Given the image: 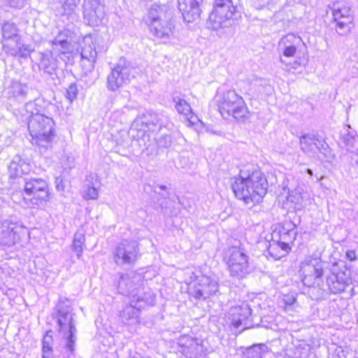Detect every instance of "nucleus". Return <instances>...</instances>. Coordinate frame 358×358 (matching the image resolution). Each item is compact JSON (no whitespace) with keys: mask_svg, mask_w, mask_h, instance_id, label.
Here are the masks:
<instances>
[{"mask_svg":"<svg viewBox=\"0 0 358 358\" xmlns=\"http://www.w3.org/2000/svg\"><path fill=\"white\" fill-rule=\"evenodd\" d=\"M142 282L143 277L140 273L136 272L120 273L117 287L121 294L132 298L133 294L141 288Z\"/></svg>","mask_w":358,"mask_h":358,"instance_id":"14","label":"nucleus"},{"mask_svg":"<svg viewBox=\"0 0 358 358\" xmlns=\"http://www.w3.org/2000/svg\"><path fill=\"white\" fill-rule=\"evenodd\" d=\"M161 190H166V186L164 185H159L157 186Z\"/></svg>","mask_w":358,"mask_h":358,"instance_id":"57","label":"nucleus"},{"mask_svg":"<svg viewBox=\"0 0 358 358\" xmlns=\"http://www.w3.org/2000/svg\"><path fill=\"white\" fill-rule=\"evenodd\" d=\"M54 121L50 115H38L30 116L28 121V129L30 135L53 131Z\"/></svg>","mask_w":358,"mask_h":358,"instance_id":"18","label":"nucleus"},{"mask_svg":"<svg viewBox=\"0 0 358 358\" xmlns=\"http://www.w3.org/2000/svg\"><path fill=\"white\" fill-rule=\"evenodd\" d=\"M346 257L347 258L350 260L353 261L356 259V252L354 250H349L346 252Z\"/></svg>","mask_w":358,"mask_h":358,"instance_id":"53","label":"nucleus"},{"mask_svg":"<svg viewBox=\"0 0 358 358\" xmlns=\"http://www.w3.org/2000/svg\"><path fill=\"white\" fill-rule=\"evenodd\" d=\"M203 0H178V9L185 21L192 22L199 18Z\"/></svg>","mask_w":358,"mask_h":358,"instance_id":"17","label":"nucleus"},{"mask_svg":"<svg viewBox=\"0 0 358 358\" xmlns=\"http://www.w3.org/2000/svg\"><path fill=\"white\" fill-rule=\"evenodd\" d=\"M172 18L173 10L168 4L155 2L147 8L143 21L154 36L164 38L172 34Z\"/></svg>","mask_w":358,"mask_h":358,"instance_id":"3","label":"nucleus"},{"mask_svg":"<svg viewBox=\"0 0 358 358\" xmlns=\"http://www.w3.org/2000/svg\"><path fill=\"white\" fill-rule=\"evenodd\" d=\"M333 23L336 33L341 36L348 35L353 27V15L348 6L334 4L332 8Z\"/></svg>","mask_w":358,"mask_h":358,"instance_id":"12","label":"nucleus"},{"mask_svg":"<svg viewBox=\"0 0 358 358\" xmlns=\"http://www.w3.org/2000/svg\"><path fill=\"white\" fill-rule=\"evenodd\" d=\"M224 259L232 277L242 279L252 271L247 251L240 246L229 248L225 252Z\"/></svg>","mask_w":358,"mask_h":358,"instance_id":"6","label":"nucleus"},{"mask_svg":"<svg viewBox=\"0 0 358 358\" xmlns=\"http://www.w3.org/2000/svg\"><path fill=\"white\" fill-rule=\"evenodd\" d=\"M180 351L188 358L196 357L202 351V346L197 338L184 335L179 338Z\"/></svg>","mask_w":358,"mask_h":358,"instance_id":"21","label":"nucleus"},{"mask_svg":"<svg viewBox=\"0 0 358 358\" xmlns=\"http://www.w3.org/2000/svg\"><path fill=\"white\" fill-rule=\"evenodd\" d=\"M252 310L248 303L243 302L241 305L230 308L229 315L232 325L236 328L247 329L248 319L251 315Z\"/></svg>","mask_w":358,"mask_h":358,"instance_id":"19","label":"nucleus"},{"mask_svg":"<svg viewBox=\"0 0 358 358\" xmlns=\"http://www.w3.org/2000/svg\"><path fill=\"white\" fill-rule=\"evenodd\" d=\"M113 260L119 266H131L141 256L138 244L134 241L123 240L115 248Z\"/></svg>","mask_w":358,"mask_h":358,"instance_id":"10","label":"nucleus"},{"mask_svg":"<svg viewBox=\"0 0 358 358\" xmlns=\"http://www.w3.org/2000/svg\"><path fill=\"white\" fill-rule=\"evenodd\" d=\"M55 107L50 103L45 101L43 99H36L33 101H29L25 105V110L30 116H36L38 115H50V110Z\"/></svg>","mask_w":358,"mask_h":358,"instance_id":"26","label":"nucleus"},{"mask_svg":"<svg viewBox=\"0 0 358 358\" xmlns=\"http://www.w3.org/2000/svg\"><path fill=\"white\" fill-rule=\"evenodd\" d=\"M300 271L303 276L302 281L304 285L307 287L319 286L324 273L322 261L319 258L306 257L301 263Z\"/></svg>","mask_w":358,"mask_h":358,"instance_id":"11","label":"nucleus"},{"mask_svg":"<svg viewBox=\"0 0 358 358\" xmlns=\"http://www.w3.org/2000/svg\"><path fill=\"white\" fill-rule=\"evenodd\" d=\"M138 298V305L141 306V310L144 308L145 306H154L156 300V295L150 289L146 292H143V294L141 293V289L136 292L135 294H133V297L131 298V300H136Z\"/></svg>","mask_w":358,"mask_h":358,"instance_id":"35","label":"nucleus"},{"mask_svg":"<svg viewBox=\"0 0 358 358\" xmlns=\"http://www.w3.org/2000/svg\"><path fill=\"white\" fill-rule=\"evenodd\" d=\"M78 93V87L76 83H73L69 85L66 89V97L69 100L70 102H73L77 99Z\"/></svg>","mask_w":358,"mask_h":358,"instance_id":"47","label":"nucleus"},{"mask_svg":"<svg viewBox=\"0 0 358 358\" xmlns=\"http://www.w3.org/2000/svg\"><path fill=\"white\" fill-rule=\"evenodd\" d=\"M313 347L310 344L307 343L304 341H299L296 345L295 355H298L299 358H309Z\"/></svg>","mask_w":358,"mask_h":358,"instance_id":"42","label":"nucleus"},{"mask_svg":"<svg viewBox=\"0 0 358 358\" xmlns=\"http://www.w3.org/2000/svg\"><path fill=\"white\" fill-rule=\"evenodd\" d=\"M42 358H53L52 355H42Z\"/></svg>","mask_w":358,"mask_h":358,"instance_id":"56","label":"nucleus"},{"mask_svg":"<svg viewBox=\"0 0 358 358\" xmlns=\"http://www.w3.org/2000/svg\"><path fill=\"white\" fill-rule=\"evenodd\" d=\"M188 284L189 296L197 300H206L218 292V282L214 278L201 275L196 276L192 273Z\"/></svg>","mask_w":358,"mask_h":358,"instance_id":"8","label":"nucleus"},{"mask_svg":"<svg viewBox=\"0 0 358 358\" xmlns=\"http://www.w3.org/2000/svg\"><path fill=\"white\" fill-rule=\"evenodd\" d=\"M32 137L31 143L36 145L41 152L46 151L52 147V141L54 138L52 131L51 133H40L36 135H31Z\"/></svg>","mask_w":358,"mask_h":358,"instance_id":"31","label":"nucleus"},{"mask_svg":"<svg viewBox=\"0 0 358 358\" xmlns=\"http://www.w3.org/2000/svg\"><path fill=\"white\" fill-rule=\"evenodd\" d=\"M231 187L238 199L253 206L261 202L266 194L268 182L259 170L241 171L238 176L231 178Z\"/></svg>","mask_w":358,"mask_h":358,"instance_id":"1","label":"nucleus"},{"mask_svg":"<svg viewBox=\"0 0 358 358\" xmlns=\"http://www.w3.org/2000/svg\"><path fill=\"white\" fill-rule=\"evenodd\" d=\"M343 142L348 147V150H353L358 144V136L355 131H348L343 135Z\"/></svg>","mask_w":358,"mask_h":358,"instance_id":"43","label":"nucleus"},{"mask_svg":"<svg viewBox=\"0 0 358 358\" xmlns=\"http://www.w3.org/2000/svg\"><path fill=\"white\" fill-rule=\"evenodd\" d=\"M16 223L5 220L0 221V245L11 246L15 243Z\"/></svg>","mask_w":358,"mask_h":358,"instance_id":"23","label":"nucleus"},{"mask_svg":"<svg viewBox=\"0 0 358 358\" xmlns=\"http://www.w3.org/2000/svg\"><path fill=\"white\" fill-rule=\"evenodd\" d=\"M19 29L14 22H5L1 25L2 43H16L20 41V36L18 34Z\"/></svg>","mask_w":358,"mask_h":358,"instance_id":"28","label":"nucleus"},{"mask_svg":"<svg viewBox=\"0 0 358 358\" xmlns=\"http://www.w3.org/2000/svg\"><path fill=\"white\" fill-rule=\"evenodd\" d=\"M99 196V191L94 185H88L84 191L83 197L85 199H96Z\"/></svg>","mask_w":358,"mask_h":358,"instance_id":"46","label":"nucleus"},{"mask_svg":"<svg viewBox=\"0 0 358 358\" xmlns=\"http://www.w3.org/2000/svg\"><path fill=\"white\" fill-rule=\"evenodd\" d=\"M295 224L290 223L287 224V227L283 226L278 232L274 231L273 234V238L278 236L279 240L289 242L294 240L296 237V232L295 231Z\"/></svg>","mask_w":358,"mask_h":358,"instance_id":"37","label":"nucleus"},{"mask_svg":"<svg viewBox=\"0 0 358 358\" xmlns=\"http://www.w3.org/2000/svg\"><path fill=\"white\" fill-rule=\"evenodd\" d=\"M301 150L306 154L313 155L316 151L322 154L329 148L325 141L317 134H306L300 137Z\"/></svg>","mask_w":358,"mask_h":358,"instance_id":"16","label":"nucleus"},{"mask_svg":"<svg viewBox=\"0 0 358 358\" xmlns=\"http://www.w3.org/2000/svg\"><path fill=\"white\" fill-rule=\"evenodd\" d=\"M157 144L158 146L162 147V148H168L171 144V138L169 135H164L162 136L158 140H157Z\"/></svg>","mask_w":358,"mask_h":358,"instance_id":"48","label":"nucleus"},{"mask_svg":"<svg viewBox=\"0 0 358 358\" xmlns=\"http://www.w3.org/2000/svg\"><path fill=\"white\" fill-rule=\"evenodd\" d=\"M287 201L292 205V208L294 210H301L306 205V196L301 187H296L289 192Z\"/></svg>","mask_w":358,"mask_h":358,"instance_id":"30","label":"nucleus"},{"mask_svg":"<svg viewBox=\"0 0 358 358\" xmlns=\"http://www.w3.org/2000/svg\"><path fill=\"white\" fill-rule=\"evenodd\" d=\"M338 262H334L331 268V275L327 278V285L329 290L334 294H339L345 291L350 282V271L345 268V270L337 271Z\"/></svg>","mask_w":358,"mask_h":358,"instance_id":"13","label":"nucleus"},{"mask_svg":"<svg viewBox=\"0 0 358 358\" xmlns=\"http://www.w3.org/2000/svg\"><path fill=\"white\" fill-rule=\"evenodd\" d=\"M3 50L12 56H18L22 58H27L30 52L29 46L22 44L20 41L15 44L3 43Z\"/></svg>","mask_w":358,"mask_h":358,"instance_id":"32","label":"nucleus"},{"mask_svg":"<svg viewBox=\"0 0 358 358\" xmlns=\"http://www.w3.org/2000/svg\"><path fill=\"white\" fill-rule=\"evenodd\" d=\"M277 242V244H279V247L280 248V250H282L283 252H285V257L288 254V252L290 250V247L289 245L288 242L283 241L281 240H277L275 241Z\"/></svg>","mask_w":358,"mask_h":358,"instance_id":"50","label":"nucleus"},{"mask_svg":"<svg viewBox=\"0 0 358 358\" xmlns=\"http://www.w3.org/2000/svg\"><path fill=\"white\" fill-rule=\"evenodd\" d=\"M296 301V299L293 296L288 297L287 299H285V302L287 305H292Z\"/></svg>","mask_w":358,"mask_h":358,"instance_id":"55","label":"nucleus"},{"mask_svg":"<svg viewBox=\"0 0 358 358\" xmlns=\"http://www.w3.org/2000/svg\"><path fill=\"white\" fill-rule=\"evenodd\" d=\"M299 65V63L297 62H294L293 64V66H292V69H296L297 66Z\"/></svg>","mask_w":358,"mask_h":358,"instance_id":"59","label":"nucleus"},{"mask_svg":"<svg viewBox=\"0 0 358 358\" xmlns=\"http://www.w3.org/2000/svg\"><path fill=\"white\" fill-rule=\"evenodd\" d=\"M142 124H145V126L149 129H152L151 127L159 126L162 127V123L160 122V119L157 114L155 113H148L146 115H144L143 119L141 121Z\"/></svg>","mask_w":358,"mask_h":358,"instance_id":"41","label":"nucleus"},{"mask_svg":"<svg viewBox=\"0 0 358 358\" xmlns=\"http://www.w3.org/2000/svg\"><path fill=\"white\" fill-rule=\"evenodd\" d=\"M280 61H281L282 63H285V60L281 58Z\"/></svg>","mask_w":358,"mask_h":358,"instance_id":"60","label":"nucleus"},{"mask_svg":"<svg viewBox=\"0 0 358 358\" xmlns=\"http://www.w3.org/2000/svg\"><path fill=\"white\" fill-rule=\"evenodd\" d=\"M10 4L12 7L20 8L22 6L23 1L22 0H17L16 2L15 1H10Z\"/></svg>","mask_w":358,"mask_h":358,"instance_id":"54","label":"nucleus"},{"mask_svg":"<svg viewBox=\"0 0 358 358\" xmlns=\"http://www.w3.org/2000/svg\"><path fill=\"white\" fill-rule=\"evenodd\" d=\"M24 185L23 199L28 206H39L48 201L50 194L45 180L39 178H22Z\"/></svg>","mask_w":358,"mask_h":358,"instance_id":"7","label":"nucleus"},{"mask_svg":"<svg viewBox=\"0 0 358 358\" xmlns=\"http://www.w3.org/2000/svg\"><path fill=\"white\" fill-rule=\"evenodd\" d=\"M28 90L29 87L27 85L20 82H13L8 93L14 97L24 99L26 97Z\"/></svg>","mask_w":358,"mask_h":358,"instance_id":"39","label":"nucleus"},{"mask_svg":"<svg viewBox=\"0 0 358 358\" xmlns=\"http://www.w3.org/2000/svg\"><path fill=\"white\" fill-rule=\"evenodd\" d=\"M306 173L309 174L310 176H313V171L310 169H306Z\"/></svg>","mask_w":358,"mask_h":358,"instance_id":"58","label":"nucleus"},{"mask_svg":"<svg viewBox=\"0 0 358 358\" xmlns=\"http://www.w3.org/2000/svg\"><path fill=\"white\" fill-rule=\"evenodd\" d=\"M218 110L223 118L231 117L237 121L245 122L250 114L244 99L235 90H228L223 93L218 101Z\"/></svg>","mask_w":358,"mask_h":358,"instance_id":"5","label":"nucleus"},{"mask_svg":"<svg viewBox=\"0 0 358 358\" xmlns=\"http://www.w3.org/2000/svg\"><path fill=\"white\" fill-rule=\"evenodd\" d=\"M351 155V164L352 166H358V147L350 150Z\"/></svg>","mask_w":358,"mask_h":358,"instance_id":"51","label":"nucleus"},{"mask_svg":"<svg viewBox=\"0 0 358 358\" xmlns=\"http://www.w3.org/2000/svg\"><path fill=\"white\" fill-rule=\"evenodd\" d=\"M134 358H141V357H134Z\"/></svg>","mask_w":358,"mask_h":358,"instance_id":"61","label":"nucleus"},{"mask_svg":"<svg viewBox=\"0 0 358 358\" xmlns=\"http://www.w3.org/2000/svg\"><path fill=\"white\" fill-rule=\"evenodd\" d=\"M85 248V236L83 231H78L74 234L73 241L71 245V249L76 254L78 259H81Z\"/></svg>","mask_w":358,"mask_h":358,"instance_id":"38","label":"nucleus"},{"mask_svg":"<svg viewBox=\"0 0 358 358\" xmlns=\"http://www.w3.org/2000/svg\"><path fill=\"white\" fill-rule=\"evenodd\" d=\"M71 32L70 30L64 29L57 34L52 41V45L62 54L69 52L71 49V43L69 41Z\"/></svg>","mask_w":358,"mask_h":358,"instance_id":"29","label":"nucleus"},{"mask_svg":"<svg viewBox=\"0 0 358 358\" xmlns=\"http://www.w3.org/2000/svg\"><path fill=\"white\" fill-rule=\"evenodd\" d=\"M136 302V300L130 299L129 304L125 306L120 312V317L125 324L131 325L138 322L141 306L138 305Z\"/></svg>","mask_w":358,"mask_h":358,"instance_id":"25","label":"nucleus"},{"mask_svg":"<svg viewBox=\"0 0 358 358\" xmlns=\"http://www.w3.org/2000/svg\"><path fill=\"white\" fill-rule=\"evenodd\" d=\"M265 255L267 258L271 257L274 260H278L285 257V252L280 250L279 244H277V242L273 238L272 242L269 243V245L265 251Z\"/></svg>","mask_w":358,"mask_h":358,"instance_id":"40","label":"nucleus"},{"mask_svg":"<svg viewBox=\"0 0 358 358\" xmlns=\"http://www.w3.org/2000/svg\"><path fill=\"white\" fill-rule=\"evenodd\" d=\"M52 336L46 334L43 338V355H52Z\"/></svg>","mask_w":358,"mask_h":358,"instance_id":"45","label":"nucleus"},{"mask_svg":"<svg viewBox=\"0 0 358 358\" xmlns=\"http://www.w3.org/2000/svg\"><path fill=\"white\" fill-rule=\"evenodd\" d=\"M38 63V69L44 74L52 76L56 75L58 68L57 60L53 57L51 53H41Z\"/></svg>","mask_w":358,"mask_h":358,"instance_id":"27","label":"nucleus"},{"mask_svg":"<svg viewBox=\"0 0 358 358\" xmlns=\"http://www.w3.org/2000/svg\"><path fill=\"white\" fill-rule=\"evenodd\" d=\"M80 2V0H57L53 7L55 16L67 20L74 18Z\"/></svg>","mask_w":358,"mask_h":358,"instance_id":"20","label":"nucleus"},{"mask_svg":"<svg viewBox=\"0 0 358 358\" xmlns=\"http://www.w3.org/2000/svg\"><path fill=\"white\" fill-rule=\"evenodd\" d=\"M80 56L83 61L89 63V69H93L97 58V50L95 41L91 36H86L83 38Z\"/></svg>","mask_w":358,"mask_h":358,"instance_id":"22","label":"nucleus"},{"mask_svg":"<svg viewBox=\"0 0 358 358\" xmlns=\"http://www.w3.org/2000/svg\"><path fill=\"white\" fill-rule=\"evenodd\" d=\"M29 169V165L26 164H18L12 162L8 166L9 176L13 179H18L19 183H22V178H27L26 173Z\"/></svg>","mask_w":358,"mask_h":358,"instance_id":"36","label":"nucleus"},{"mask_svg":"<svg viewBox=\"0 0 358 358\" xmlns=\"http://www.w3.org/2000/svg\"><path fill=\"white\" fill-rule=\"evenodd\" d=\"M303 44L301 38L294 34H288L283 36L280 42V46L282 47V54L285 57H294L296 50Z\"/></svg>","mask_w":358,"mask_h":358,"instance_id":"24","label":"nucleus"},{"mask_svg":"<svg viewBox=\"0 0 358 358\" xmlns=\"http://www.w3.org/2000/svg\"><path fill=\"white\" fill-rule=\"evenodd\" d=\"M245 355L248 358H262V347L253 345L246 350Z\"/></svg>","mask_w":358,"mask_h":358,"instance_id":"44","label":"nucleus"},{"mask_svg":"<svg viewBox=\"0 0 358 358\" xmlns=\"http://www.w3.org/2000/svg\"><path fill=\"white\" fill-rule=\"evenodd\" d=\"M55 185H56V189L58 191H64V190L65 186L64 185V182H63V180L62 178H60V177L56 178Z\"/></svg>","mask_w":358,"mask_h":358,"instance_id":"52","label":"nucleus"},{"mask_svg":"<svg viewBox=\"0 0 358 358\" xmlns=\"http://www.w3.org/2000/svg\"><path fill=\"white\" fill-rule=\"evenodd\" d=\"M136 138L139 145H143L142 152L145 153L148 156L157 152V145L155 142H150L147 144L146 141L149 140V135L146 133L145 129L138 131L136 135Z\"/></svg>","mask_w":358,"mask_h":358,"instance_id":"33","label":"nucleus"},{"mask_svg":"<svg viewBox=\"0 0 358 358\" xmlns=\"http://www.w3.org/2000/svg\"><path fill=\"white\" fill-rule=\"evenodd\" d=\"M55 309L52 317L56 320L58 331L65 341L64 348L66 352L73 355L77 340V329L76 315L73 312L70 299L64 296L59 297Z\"/></svg>","mask_w":358,"mask_h":358,"instance_id":"2","label":"nucleus"},{"mask_svg":"<svg viewBox=\"0 0 358 358\" xmlns=\"http://www.w3.org/2000/svg\"><path fill=\"white\" fill-rule=\"evenodd\" d=\"M276 0H253V3L257 9H262L264 7L275 3Z\"/></svg>","mask_w":358,"mask_h":358,"instance_id":"49","label":"nucleus"},{"mask_svg":"<svg viewBox=\"0 0 358 358\" xmlns=\"http://www.w3.org/2000/svg\"><path fill=\"white\" fill-rule=\"evenodd\" d=\"M83 17L90 26H99L103 24L105 10L97 0H84L83 4Z\"/></svg>","mask_w":358,"mask_h":358,"instance_id":"15","label":"nucleus"},{"mask_svg":"<svg viewBox=\"0 0 358 358\" xmlns=\"http://www.w3.org/2000/svg\"><path fill=\"white\" fill-rule=\"evenodd\" d=\"M172 100L174 103V107L176 111L179 114L185 116L187 120H190L192 118L194 114L192 107L189 103L178 96H173Z\"/></svg>","mask_w":358,"mask_h":358,"instance_id":"34","label":"nucleus"},{"mask_svg":"<svg viewBox=\"0 0 358 358\" xmlns=\"http://www.w3.org/2000/svg\"><path fill=\"white\" fill-rule=\"evenodd\" d=\"M241 17V12L232 0H214L207 25L213 30L232 27Z\"/></svg>","mask_w":358,"mask_h":358,"instance_id":"4","label":"nucleus"},{"mask_svg":"<svg viewBox=\"0 0 358 358\" xmlns=\"http://www.w3.org/2000/svg\"><path fill=\"white\" fill-rule=\"evenodd\" d=\"M133 71L131 64L125 58L120 57L107 76V89L115 92L129 83Z\"/></svg>","mask_w":358,"mask_h":358,"instance_id":"9","label":"nucleus"}]
</instances>
